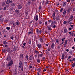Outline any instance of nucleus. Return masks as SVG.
Returning <instances> with one entry per match:
<instances>
[{"instance_id": "nucleus-1", "label": "nucleus", "mask_w": 75, "mask_h": 75, "mask_svg": "<svg viewBox=\"0 0 75 75\" xmlns=\"http://www.w3.org/2000/svg\"><path fill=\"white\" fill-rule=\"evenodd\" d=\"M13 64V61L11 60L8 64L7 66H11V65H12Z\"/></svg>"}, {"instance_id": "nucleus-2", "label": "nucleus", "mask_w": 75, "mask_h": 75, "mask_svg": "<svg viewBox=\"0 0 75 75\" xmlns=\"http://www.w3.org/2000/svg\"><path fill=\"white\" fill-rule=\"evenodd\" d=\"M22 67V61H20L19 62V70H20V69L21 67Z\"/></svg>"}, {"instance_id": "nucleus-3", "label": "nucleus", "mask_w": 75, "mask_h": 75, "mask_svg": "<svg viewBox=\"0 0 75 75\" xmlns=\"http://www.w3.org/2000/svg\"><path fill=\"white\" fill-rule=\"evenodd\" d=\"M22 5L20 4H18V8L19 9H21L22 8Z\"/></svg>"}, {"instance_id": "nucleus-4", "label": "nucleus", "mask_w": 75, "mask_h": 75, "mask_svg": "<svg viewBox=\"0 0 75 75\" xmlns=\"http://www.w3.org/2000/svg\"><path fill=\"white\" fill-rule=\"evenodd\" d=\"M38 58H39V57H42V56L43 55V54H40L39 53V54H38Z\"/></svg>"}, {"instance_id": "nucleus-5", "label": "nucleus", "mask_w": 75, "mask_h": 75, "mask_svg": "<svg viewBox=\"0 0 75 75\" xmlns=\"http://www.w3.org/2000/svg\"><path fill=\"white\" fill-rule=\"evenodd\" d=\"M68 41V40H66L64 42V47H67V42Z\"/></svg>"}, {"instance_id": "nucleus-6", "label": "nucleus", "mask_w": 75, "mask_h": 75, "mask_svg": "<svg viewBox=\"0 0 75 75\" xmlns=\"http://www.w3.org/2000/svg\"><path fill=\"white\" fill-rule=\"evenodd\" d=\"M13 2V1H10L9 0H7L6 2V4H9L10 3H12Z\"/></svg>"}, {"instance_id": "nucleus-7", "label": "nucleus", "mask_w": 75, "mask_h": 75, "mask_svg": "<svg viewBox=\"0 0 75 75\" xmlns=\"http://www.w3.org/2000/svg\"><path fill=\"white\" fill-rule=\"evenodd\" d=\"M11 57L10 56H8V57L6 60H7V61H9L11 60Z\"/></svg>"}, {"instance_id": "nucleus-8", "label": "nucleus", "mask_w": 75, "mask_h": 75, "mask_svg": "<svg viewBox=\"0 0 75 75\" xmlns=\"http://www.w3.org/2000/svg\"><path fill=\"white\" fill-rule=\"evenodd\" d=\"M59 16L58 15L56 17V21H58L59 20Z\"/></svg>"}, {"instance_id": "nucleus-9", "label": "nucleus", "mask_w": 75, "mask_h": 75, "mask_svg": "<svg viewBox=\"0 0 75 75\" xmlns=\"http://www.w3.org/2000/svg\"><path fill=\"white\" fill-rule=\"evenodd\" d=\"M37 46L38 48H41V44L39 43L38 44V45H37Z\"/></svg>"}, {"instance_id": "nucleus-10", "label": "nucleus", "mask_w": 75, "mask_h": 75, "mask_svg": "<svg viewBox=\"0 0 75 75\" xmlns=\"http://www.w3.org/2000/svg\"><path fill=\"white\" fill-rule=\"evenodd\" d=\"M68 32V30L67 28H65L64 30L63 33H67Z\"/></svg>"}, {"instance_id": "nucleus-11", "label": "nucleus", "mask_w": 75, "mask_h": 75, "mask_svg": "<svg viewBox=\"0 0 75 75\" xmlns=\"http://www.w3.org/2000/svg\"><path fill=\"white\" fill-rule=\"evenodd\" d=\"M72 8L71 7L70 8H69L67 9V11H68V13H70L71 12V9H72Z\"/></svg>"}, {"instance_id": "nucleus-12", "label": "nucleus", "mask_w": 75, "mask_h": 75, "mask_svg": "<svg viewBox=\"0 0 75 75\" xmlns=\"http://www.w3.org/2000/svg\"><path fill=\"white\" fill-rule=\"evenodd\" d=\"M20 58H21L23 60V54H20Z\"/></svg>"}, {"instance_id": "nucleus-13", "label": "nucleus", "mask_w": 75, "mask_h": 75, "mask_svg": "<svg viewBox=\"0 0 75 75\" xmlns=\"http://www.w3.org/2000/svg\"><path fill=\"white\" fill-rule=\"evenodd\" d=\"M47 29H48V30L49 31H51V27L50 26H47Z\"/></svg>"}, {"instance_id": "nucleus-14", "label": "nucleus", "mask_w": 75, "mask_h": 75, "mask_svg": "<svg viewBox=\"0 0 75 75\" xmlns=\"http://www.w3.org/2000/svg\"><path fill=\"white\" fill-rule=\"evenodd\" d=\"M35 21H38V15L36 16L35 17Z\"/></svg>"}, {"instance_id": "nucleus-15", "label": "nucleus", "mask_w": 75, "mask_h": 75, "mask_svg": "<svg viewBox=\"0 0 75 75\" xmlns=\"http://www.w3.org/2000/svg\"><path fill=\"white\" fill-rule=\"evenodd\" d=\"M35 54H37H37H39V52L37 50H35Z\"/></svg>"}, {"instance_id": "nucleus-16", "label": "nucleus", "mask_w": 75, "mask_h": 75, "mask_svg": "<svg viewBox=\"0 0 75 75\" xmlns=\"http://www.w3.org/2000/svg\"><path fill=\"white\" fill-rule=\"evenodd\" d=\"M65 57V55H64V54H63L62 56V59H65V57Z\"/></svg>"}, {"instance_id": "nucleus-17", "label": "nucleus", "mask_w": 75, "mask_h": 75, "mask_svg": "<svg viewBox=\"0 0 75 75\" xmlns=\"http://www.w3.org/2000/svg\"><path fill=\"white\" fill-rule=\"evenodd\" d=\"M54 45H55V44H54V43H52V45L51 46V48H52L53 49V48H54Z\"/></svg>"}, {"instance_id": "nucleus-18", "label": "nucleus", "mask_w": 75, "mask_h": 75, "mask_svg": "<svg viewBox=\"0 0 75 75\" xmlns=\"http://www.w3.org/2000/svg\"><path fill=\"white\" fill-rule=\"evenodd\" d=\"M17 47H14L13 48V50L14 51H16V50H17Z\"/></svg>"}, {"instance_id": "nucleus-19", "label": "nucleus", "mask_w": 75, "mask_h": 75, "mask_svg": "<svg viewBox=\"0 0 75 75\" xmlns=\"http://www.w3.org/2000/svg\"><path fill=\"white\" fill-rule=\"evenodd\" d=\"M7 51V50L6 49H4L2 50V52H6Z\"/></svg>"}, {"instance_id": "nucleus-20", "label": "nucleus", "mask_w": 75, "mask_h": 75, "mask_svg": "<svg viewBox=\"0 0 75 75\" xmlns=\"http://www.w3.org/2000/svg\"><path fill=\"white\" fill-rule=\"evenodd\" d=\"M40 41L41 42H43V39L42 38H40Z\"/></svg>"}, {"instance_id": "nucleus-21", "label": "nucleus", "mask_w": 75, "mask_h": 75, "mask_svg": "<svg viewBox=\"0 0 75 75\" xmlns=\"http://www.w3.org/2000/svg\"><path fill=\"white\" fill-rule=\"evenodd\" d=\"M53 26H54V23H53V21H52L50 25V27H53Z\"/></svg>"}, {"instance_id": "nucleus-22", "label": "nucleus", "mask_w": 75, "mask_h": 75, "mask_svg": "<svg viewBox=\"0 0 75 75\" xmlns=\"http://www.w3.org/2000/svg\"><path fill=\"white\" fill-rule=\"evenodd\" d=\"M29 60H33V57L31 56H30L29 57Z\"/></svg>"}, {"instance_id": "nucleus-23", "label": "nucleus", "mask_w": 75, "mask_h": 75, "mask_svg": "<svg viewBox=\"0 0 75 75\" xmlns=\"http://www.w3.org/2000/svg\"><path fill=\"white\" fill-rule=\"evenodd\" d=\"M56 43L57 44H59V41L58 39H56Z\"/></svg>"}, {"instance_id": "nucleus-24", "label": "nucleus", "mask_w": 75, "mask_h": 75, "mask_svg": "<svg viewBox=\"0 0 75 75\" xmlns=\"http://www.w3.org/2000/svg\"><path fill=\"white\" fill-rule=\"evenodd\" d=\"M28 4L29 5H30V4H31V1L30 0H28Z\"/></svg>"}, {"instance_id": "nucleus-25", "label": "nucleus", "mask_w": 75, "mask_h": 75, "mask_svg": "<svg viewBox=\"0 0 75 75\" xmlns=\"http://www.w3.org/2000/svg\"><path fill=\"white\" fill-rule=\"evenodd\" d=\"M60 46H59V45H58V46L57 47V50H60L61 49V47H60Z\"/></svg>"}, {"instance_id": "nucleus-26", "label": "nucleus", "mask_w": 75, "mask_h": 75, "mask_svg": "<svg viewBox=\"0 0 75 75\" xmlns=\"http://www.w3.org/2000/svg\"><path fill=\"white\" fill-rule=\"evenodd\" d=\"M42 33V30L40 29L39 31L38 34H41Z\"/></svg>"}, {"instance_id": "nucleus-27", "label": "nucleus", "mask_w": 75, "mask_h": 75, "mask_svg": "<svg viewBox=\"0 0 75 75\" xmlns=\"http://www.w3.org/2000/svg\"><path fill=\"white\" fill-rule=\"evenodd\" d=\"M15 24L16 25H18L20 24V23H19V22H16L15 23Z\"/></svg>"}, {"instance_id": "nucleus-28", "label": "nucleus", "mask_w": 75, "mask_h": 75, "mask_svg": "<svg viewBox=\"0 0 75 75\" xmlns=\"http://www.w3.org/2000/svg\"><path fill=\"white\" fill-rule=\"evenodd\" d=\"M3 44L4 45H6L7 44V42L6 41H4L3 42Z\"/></svg>"}, {"instance_id": "nucleus-29", "label": "nucleus", "mask_w": 75, "mask_h": 75, "mask_svg": "<svg viewBox=\"0 0 75 75\" xmlns=\"http://www.w3.org/2000/svg\"><path fill=\"white\" fill-rule=\"evenodd\" d=\"M65 37H64L62 38V42H63V43L64 42V41H65Z\"/></svg>"}, {"instance_id": "nucleus-30", "label": "nucleus", "mask_w": 75, "mask_h": 75, "mask_svg": "<svg viewBox=\"0 0 75 75\" xmlns=\"http://www.w3.org/2000/svg\"><path fill=\"white\" fill-rule=\"evenodd\" d=\"M66 4H67V2H63V6H65V5H66Z\"/></svg>"}, {"instance_id": "nucleus-31", "label": "nucleus", "mask_w": 75, "mask_h": 75, "mask_svg": "<svg viewBox=\"0 0 75 75\" xmlns=\"http://www.w3.org/2000/svg\"><path fill=\"white\" fill-rule=\"evenodd\" d=\"M35 27H38V23H37V22H36L35 23Z\"/></svg>"}, {"instance_id": "nucleus-32", "label": "nucleus", "mask_w": 75, "mask_h": 75, "mask_svg": "<svg viewBox=\"0 0 75 75\" xmlns=\"http://www.w3.org/2000/svg\"><path fill=\"white\" fill-rule=\"evenodd\" d=\"M66 12H67V11H66L65 9H64V11L63 13V14H66Z\"/></svg>"}, {"instance_id": "nucleus-33", "label": "nucleus", "mask_w": 75, "mask_h": 75, "mask_svg": "<svg viewBox=\"0 0 75 75\" xmlns=\"http://www.w3.org/2000/svg\"><path fill=\"white\" fill-rule=\"evenodd\" d=\"M75 62H74V63H73L72 64V65L71 66V67H75Z\"/></svg>"}, {"instance_id": "nucleus-34", "label": "nucleus", "mask_w": 75, "mask_h": 75, "mask_svg": "<svg viewBox=\"0 0 75 75\" xmlns=\"http://www.w3.org/2000/svg\"><path fill=\"white\" fill-rule=\"evenodd\" d=\"M25 14L26 15L25 17H27V15H28V12H26L25 13Z\"/></svg>"}, {"instance_id": "nucleus-35", "label": "nucleus", "mask_w": 75, "mask_h": 75, "mask_svg": "<svg viewBox=\"0 0 75 75\" xmlns=\"http://www.w3.org/2000/svg\"><path fill=\"white\" fill-rule=\"evenodd\" d=\"M41 69H40V68H38V69H37V71H38V72H40L41 71Z\"/></svg>"}, {"instance_id": "nucleus-36", "label": "nucleus", "mask_w": 75, "mask_h": 75, "mask_svg": "<svg viewBox=\"0 0 75 75\" xmlns=\"http://www.w3.org/2000/svg\"><path fill=\"white\" fill-rule=\"evenodd\" d=\"M45 26L47 27V22H45Z\"/></svg>"}, {"instance_id": "nucleus-37", "label": "nucleus", "mask_w": 75, "mask_h": 75, "mask_svg": "<svg viewBox=\"0 0 75 75\" xmlns=\"http://www.w3.org/2000/svg\"><path fill=\"white\" fill-rule=\"evenodd\" d=\"M74 33H71V34H70V35L71 36V37H73V36H74Z\"/></svg>"}, {"instance_id": "nucleus-38", "label": "nucleus", "mask_w": 75, "mask_h": 75, "mask_svg": "<svg viewBox=\"0 0 75 75\" xmlns=\"http://www.w3.org/2000/svg\"><path fill=\"white\" fill-rule=\"evenodd\" d=\"M15 11H16V13H17V14H18V13H19V11H18V10H15Z\"/></svg>"}, {"instance_id": "nucleus-39", "label": "nucleus", "mask_w": 75, "mask_h": 75, "mask_svg": "<svg viewBox=\"0 0 75 75\" xmlns=\"http://www.w3.org/2000/svg\"><path fill=\"white\" fill-rule=\"evenodd\" d=\"M36 33H38V34L39 33V29H37L36 30Z\"/></svg>"}, {"instance_id": "nucleus-40", "label": "nucleus", "mask_w": 75, "mask_h": 75, "mask_svg": "<svg viewBox=\"0 0 75 75\" xmlns=\"http://www.w3.org/2000/svg\"><path fill=\"white\" fill-rule=\"evenodd\" d=\"M39 24H42V21H39Z\"/></svg>"}, {"instance_id": "nucleus-41", "label": "nucleus", "mask_w": 75, "mask_h": 75, "mask_svg": "<svg viewBox=\"0 0 75 75\" xmlns=\"http://www.w3.org/2000/svg\"><path fill=\"white\" fill-rule=\"evenodd\" d=\"M49 3V1H46V2L45 3V4H48Z\"/></svg>"}, {"instance_id": "nucleus-42", "label": "nucleus", "mask_w": 75, "mask_h": 75, "mask_svg": "<svg viewBox=\"0 0 75 75\" xmlns=\"http://www.w3.org/2000/svg\"><path fill=\"white\" fill-rule=\"evenodd\" d=\"M60 12H62L63 11V8H62L60 9Z\"/></svg>"}, {"instance_id": "nucleus-43", "label": "nucleus", "mask_w": 75, "mask_h": 75, "mask_svg": "<svg viewBox=\"0 0 75 75\" xmlns=\"http://www.w3.org/2000/svg\"><path fill=\"white\" fill-rule=\"evenodd\" d=\"M53 23H54V24H57V21H54V22H53Z\"/></svg>"}, {"instance_id": "nucleus-44", "label": "nucleus", "mask_w": 75, "mask_h": 75, "mask_svg": "<svg viewBox=\"0 0 75 75\" xmlns=\"http://www.w3.org/2000/svg\"><path fill=\"white\" fill-rule=\"evenodd\" d=\"M55 12H54L53 14L52 17H55Z\"/></svg>"}, {"instance_id": "nucleus-45", "label": "nucleus", "mask_w": 75, "mask_h": 75, "mask_svg": "<svg viewBox=\"0 0 75 75\" xmlns=\"http://www.w3.org/2000/svg\"><path fill=\"white\" fill-rule=\"evenodd\" d=\"M2 6H5V3H4V2H2Z\"/></svg>"}, {"instance_id": "nucleus-46", "label": "nucleus", "mask_w": 75, "mask_h": 75, "mask_svg": "<svg viewBox=\"0 0 75 75\" xmlns=\"http://www.w3.org/2000/svg\"><path fill=\"white\" fill-rule=\"evenodd\" d=\"M11 6H12V7H14V6H15V4L14 3H13L12 4Z\"/></svg>"}, {"instance_id": "nucleus-47", "label": "nucleus", "mask_w": 75, "mask_h": 75, "mask_svg": "<svg viewBox=\"0 0 75 75\" xmlns=\"http://www.w3.org/2000/svg\"><path fill=\"white\" fill-rule=\"evenodd\" d=\"M28 43L29 44H31V40H30L29 41Z\"/></svg>"}, {"instance_id": "nucleus-48", "label": "nucleus", "mask_w": 75, "mask_h": 75, "mask_svg": "<svg viewBox=\"0 0 75 75\" xmlns=\"http://www.w3.org/2000/svg\"><path fill=\"white\" fill-rule=\"evenodd\" d=\"M6 29L7 30H9L10 29V28L9 27H7L6 28Z\"/></svg>"}, {"instance_id": "nucleus-49", "label": "nucleus", "mask_w": 75, "mask_h": 75, "mask_svg": "<svg viewBox=\"0 0 75 75\" xmlns=\"http://www.w3.org/2000/svg\"><path fill=\"white\" fill-rule=\"evenodd\" d=\"M73 18V16L72 15L70 16V19H72Z\"/></svg>"}, {"instance_id": "nucleus-50", "label": "nucleus", "mask_w": 75, "mask_h": 75, "mask_svg": "<svg viewBox=\"0 0 75 75\" xmlns=\"http://www.w3.org/2000/svg\"><path fill=\"white\" fill-rule=\"evenodd\" d=\"M67 23V21H64L63 22V23L64 24H66Z\"/></svg>"}, {"instance_id": "nucleus-51", "label": "nucleus", "mask_w": 75, "mask_h": 75, "mask_svg": "<svg viewBox=\"0 0 75 75\" xmlns=\"http://www.w3.org/2000/svg\"><path fill=\"white\" fill-rule=\"evenodd\" d=\"M25 58H26V59H27V60H28V55H26V57Z\"/></svg>"}, {"instance_id": "nucleus-52", "label": "nucleus", "mask_w": 75, "mask_h": 75, "mask_svg": "<svg viewBox=\"0 0 75 75\" xmlns=\"http://www.w3.org/2000/svg\"><path fill=\"white\" fill-rule=\"evenodd\" d=\"M37 62L38 63H40V60L39 59H38L37 61Z\"/></svg>"}, {"instance_id": "nucleus-53", "label": "nucleus", "mask_w": 75, "mask_h": 75, "mask_svg": "<svg viewBox=\"0 0 75 75\" xmlns=\"http://www.w3.org/2000/svg\"><path fill=\"white\" fill-rule=\"evenodd\" d=\"M28 34H33V32H28Z\"/></svg>"}, {"instance_id": "nucleus-54", "label": "nucleus", "mask_w": 75, "mask_h": 75, "mask_svg": "<svg viewBox=\"0 0 75 75\" xmlns=\"http://www.w3.org/2000/svg\"><path fill=\"white\" fill-rule=\"evenodd\" d=\"M39 11H40V10H41L40 9H41V8H42V7L41 6H39Z\"/></svg>"}, {"instance_id": "nucleus-55", "label": "nucleus", "mask_w": 75, "mask_h": 75, "mask_svg": "<svg viewBox=\"0 0 75 75\" xmlns=\"http://www.w3.org/2000/svg\"><path fill=\"white\" fill-rule=\"evenodd\" d=\"M64 44V43L63 42H62L59 45L60 47H61V45H62V44Z\"/></svg>"}, {"instance_id": "nucleus-56", "label": "nucleus", "mask_w": 75, "mask_h": 75, "mask_svg": "<svg viewBox=\"0 0 75 75\" xmlns=\"http://www.w3.org/2000/svg\"><path fill=\"white\" fill-rule=\"evenodd\" d=\"M11 38L13 40H14V38L13 36H11Z\"/></svg>"}, {"instance_id": "nucleus-57", "label": "nucleus", "mask_w": 75, "mask_h": 75, "mask_svg": "<svg viewBox=\"0 0 75 75\" xmlns=\"http://www.w3.org/2000/svg\"><path fill=\"white\" fill-rule=\"evenodd\" d=\"M24 63L25 64V65H27V62H25Z\"/></svg>"}, {"instance_id": "nucleus-58", "label": "nucleus", "mask_w": 75, "mask_h": 75, "mask_svg": "<svg viewBox=\"0 0 75 75\" xmlns=\"http://www.w3.org/2000/svg\"><path fill=\"white\" fill-rule=\"evenodd\" d=\"M71 56H70L68 58V59H71Z\"/></svg>"}, {"instance_id": "nucleus-59", "label": "nucleus", "mask_w": 75, "mask_h": 75, "mask_svg": "<svg viewBox=\"0 0 75 75\" xmlns=\"http://www.w3.org/2000/svg\"><path fill=\"white\" fill-rule=\"evenodd\" d=\"M67 2H68L69 3L71 1V0H67Z\"/></svg>"}, {"instance_id": "nucleus-60", "label": "nucleus", "mask_w": 75, "mask_h": 75, "mask_svg": "<svg viewBox=\"0 0 75 75\" xmlns=\"http://www.w3.org/2000/svg\"><path fill=\"white\" fill-rule=\"evenodd\" d=\"M53 28H55L56 27V25H54L53 26Z\"/></svg>"}, {"instance_id": "nucleus-61", "label": "nucleus", "mask_w": 75, "mask_h": 75, "mask_svg": "<svg viewBox=\"0 0 75 75\" xmlns=\"http://www.w3.org/2000/svg\"><path fill=\"white\" fill-rule=\"evenodd\" d=\"M72 61H73V60H69V62H72Z\"/></svg>"}, {"instance_id": "nucleus-62", "label": "nucleus", "mask_w": 75, "mask_h": 75, "mask_svg": "<svg viewBox=\"0 0 75 75\" xmlns=\"http://www.w3.org/2000/svg\"><path fill=\"white\" fill-rule=\"evenodd\" d=\"M8 21L7 20V19H6L5 21V22H6V23H7V22H8Z\"/></svg>"}, {"instance_id": "nucleus-63", "label": "nucleus", "mask_w": 75, "mask_h": 75, "mask_svg": "<svg viewBox=\"0 0 75 75\" xmlns=\"http://www.w3.org/2000/svg\"><path fill=\"white\" fill-rule=\"evenodd\" d=\"M11 11L12 10H13V8H10L9 9Z\"/></svg>"}, {"instance_id": "nucleus-64", "label": "nucleus", "mask_w": 75, "mask_h": 75, "mask_svg": "<svg viewBox=\"0 0 75 75\" xmlns=\"http://www.w3.org/2000/svg\"><path fill=\"white\" fill-rule=\"evenodd\" d=\"M73 60L74 61H75V58H73Z\"/></svg>"}]
</instances>
